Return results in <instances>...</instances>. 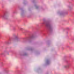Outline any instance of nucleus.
<instances>
[{
	"mask_svg": "<svg viewBox=\"0 0 74 74\" xmlns=\"http://www.w3.org/2000/svg\"><path fill=\"white\" fill-rule=\"evenodd\" d=\"M70 67V65H68L67 66L65 65L64 66V68H67V67Z\"/></svg>",
	"mask_w": 74,
	"mask_h": 74,
	"instance_id": "1",
	"label": "nucleus"
},
{
	"mask_svg": "<svg viewBox=\"0 0 74 74\" xmlns=\"http://www.w3.org/2000/svg\"><path fill=\"white\" fill-rule=\"evenodd\" d=\"M3 18H5V15H3Z\"/></svg>",
	"mask_w": 74,
	"mask_h": 74,
	"instance_id": "2",
	"label": "nucleus"
}]
</instances>
